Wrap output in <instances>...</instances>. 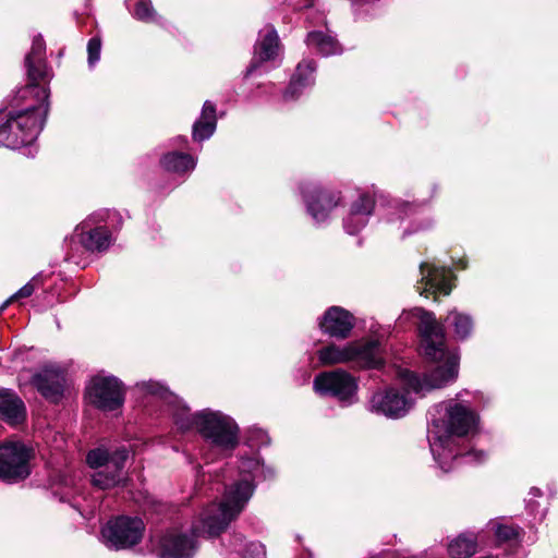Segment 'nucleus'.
I'll return each mask as SVG.
<instances>
[{"instance_id":"nucleus-18","label":"nucleus","mask_w":558,"mask_h":558,"mask_svg":"<svg viewBox=\"0 0 558 558\" xmlns=\"http://www.w3.org/2000/svg\"><path fill=\"white\" fill-rule=\"evenodd\" d=\"M0 416L12 425L20 424L25 420L24 402L11 390L0 389Z\"/></svg>"},{"instance_id":"nucleus-5","label":"nucleus","mask_w":558,"mask_h":558,"mask_svg":"<svg viewBox=\"0 0 558 558\" xmlns=\"http://www.w3.org/2000/svg\"><path fill=\"white\" fill-rule=\"evenodd\" d=\"M46 114L47 108L0 111V145L11 149L31 145L41 131Z\"/></svg>"},{"instance_id":"nucleus-39","label":"nucleus","mask_w":558,"mask_h":558,"mask_svg":"<svg viewBox=\"0 0 558 558\" xmlns=\"http://www.w3.org/2000/svg\"><path fill=\"white\" fill-rule=\"evenodd\" d=\"M98 216H99V219H100V220H104V219H105V218H104L105 214H100V215H98Z\"/></svg>"},{"instance_id":"nucleus-40","label":"nucleus","mask_w":558,"mask_h":558,"mask_svg":"<svg viewBox=\"0 0 558 558\" xmlns=\"http://www.w3.org/2000/svg\"><path fill=\"white\" fill-rule=\"evenodd\" d=\"M253 66H254V65H252V66L248 69L247 74H248V73H251V72L253 71Z\"/></svg>"},{"instance_id":"nucleus-26","label":"nucleus","mask_w":558,"mask_h":558,"mask_svg":"<svg viewBox=\"0 0 558 558\" xmlns=\"http://www.w3.org/2000/svg\"><path fill=\"white\" fill-rule=\"evenodd\" d=\"M161 165L167 171L184 174L194 170L196 160L189 154L169 153L162 157Z\"/></svg>"},{"instance_id":"nucleus-2","label":"nucleus","mask_w":558,"mask_h":558,"mask_svg":"<svg viewBox=\"0 0 558 558\" xmlns=\"http://www.w3.org/2000/svg\"><path fill=\"white\" fill-rule=\"evenodd\" d=\"M137 387L145 393L169 400L177 426L182 430L195 428L204 438L222 450H232L239 442V427L234 420L220 411L209 409L191 414L166 387L156 381H143Z\"/></svg>"},{"instance_id":"nucleus-1","label":"nucleus","mask_w":558,"mask_h":558,"mask_svg":"<svg viewBox=\"0 0 558 558\" xmlns=\"http://www.w3.org/2000/svg\"><path fill=\"white\" fill-rule=\"evenodd\" d=\"M405 315L418 319L423 353L435 362L436 366L423 377L399 367L396 373L397 379L408 391L422 396L453 383L458 378L460 357L457 352L446 349L442 325L436 320L433 313L421 307H415Z\"/></svg>"},{"instance_id":"nucleus-20","label":"nucleus","mask_w":558,"mask_h":558,"mask_svg":"<svg viewBox=\"0 0 558 558\" xmlns=\"http://www.w3.org/2000/svg\"><path fill=\"white\" fill-rule=\"evenodd\" d=\"M306 203L308 213L317 222L324 221L337 205L335 197L325 191H316L314 195L306 196Z\"/></svg>"},{"instance_id":"nucleus-21","label":"nucleus","mask_w":558,"mask_h":558,"mask_svg":"<svg viewBox=\"0 0 558 558\" xmlns=\"http://www.w3.org/2000/svg\"><path fill=\"white\" fill-rule=\"evenodd\" d=\"M216 130V108L210 101H205L201 118L193 125L195 141L208 140Z\"/></svg>"},{"instance_id":"nucleus-35","label":"nucleus","mask_w":558,"mask_h":558,"mask_svg":"<svg viewBox=\"0 0 558 558\" xmlns=\"http://www.w3.org/2000/svg\"><path fill=\"white\" fill-rule=\"evenodd\" d=\"M466 458L473 462H482L486 459V454L483 451H471L466 454Z\"/></svg>"},{"instance_id":"nucleus-4","label":"nucleus","mask_w":558,"mask_h":558,"mask_svg":"<svg viewBox=\"0 0 558 558\" xmlns=\"http://www.w3.org/2000/svg\"><path fill=\"white\" fill-rule=\"evenodd\" d=\"M253 493L254 486L247 475L228 486L222 500L201 513L198 523L193 525V533L219 535L243 511Z\"/></svg>"},{"instance_id":"nucleus-3","label":"nucleus","mask_w":558,"mask_h":558,"mask_svg":"<svg viewBox=\"0 0 558 558\" xmlns=\"http://www.w3.org/2000/svg\"><path fill=\"white\" fill-rule=\"evenodd\" d=\"M440 416L433 420L428 439L430 451L444 472L453 469L458 457L462 456L459 440L477 430L480 417L469 405L450 400L440 407Z\"/></svg>"},{"instance_id":"nucleus-34","label":"nucleus","mask_w":558,"mask_h":558,"mask_svg":"<svg viewBox=\"0 0 558 558\" xmlns=\"http://www.w3.org/2000/svg\"><path fill=\"white\" fill-rule=\"evenodd\" d=\"M259 469V464L256 460L247 459L242 462L241 470L247 473H254Z\"/></svg>"},{"instance_id":"nucleus-14","label":"nucleus","mask_w":558,"mask_h":558,"mask_svg":"<svg viewBox=\"0 0 558 558\" xmlns=\"http://www.w3.org/2000/svg\"><path fill=\"white\" fill-rule=\"evenodd\" d=\"M421 286L417 290L421 294L425 292H441L448 295L452 289L450 271L444 267H438L429 263H423L420 266Z\"/></svg>"},{"instance_id":"nucleus-11","label":"nucleus","mask_w":558,"mask_h":558,"mask_svg":"<svg viewBox=\"0 0 558 558\" xmlns=\"http://www.w3.org/2000/svg\"><path fill=\"white\" fill-rule=\"evenodd\" d=\"M29 450L21 442L0 445V478L19 481L29 475Z\"/></svg>"},{"instance_id":"nucleus-30","label":"nucleus","mask_w":558,"mask_h":558,"mask_svg":"<svg viewBox=\"0 0 558 558\" xmlns=\"http://www.w3.org/2000/svg\"><path fill=\"white\" fill-rule=\"evenodd\" d=\"M489 525L499 541L506 542L517 536V531L513 526L505 525L498 522H492Z\"/></svg>"},{"instance_id":"nucleus-17","label":"nucleus","mask_w":558,"mask_h":558,"mask_svg":"<svg viewBox=\"0 0 558 558\" xmlns=\"http://www.w3.org/2000/svg\"><path fill=\"white\" fill-rule=\"evenodd\" d=\"M93 217L85 220L76 228V235L83 246L88 251H105L111 244V234L104 227L92 228Z\"/></svg>"},{"instance_id":"nucleus-6","label":"nucleus","mask_w":558,"mask_h":558,"mask_svg":"<svg viewBox=\"0 0 558 558\" xmlns=\"http://www.w3.org/2000/svg\"><path fill=\"white\" fill-rule=\"evenodd\" d=\"M322 365L355 362L362 367H377L381 364L379 343L375 340L352 341L344 345L330 343L317 351Z\"/></svg>"},{"instance_id":"nucleus-36","label":"nucleus","mask_w":558,"mask_h":558,"mask_svg":"<svg viewBox=\"0 0 558 558\" xmlns=\"http://www.w3.org/2000/svg\"><path fill=\"white\" fill-rule=\"evenodd\" d=\"M313 3V0H298L293 2V5H295L298 9L310 7Z\"/></svg>"},{"instance_id":"nucleus-8","label":"nucleus","mask_w":558,"mask_h":558,"mask_svg":"<svg viewBox=\"0 0 558 558\" xmlns=\"http://www.w3.org/2000/svg\"><path fill=\"white\" fill-rule=\"evenodd\" d=\"M145 530L140 518L118 517L102 527L101 535L105 544L114 549H125L138 544Z\"/></svg>"},{"instance_id":"nucleus-10","label":"nucleus","mask_w":558,"mask_h":558,"mask_svg":"<svg viewBox=\"0 0 558 558\" xmlns=\"http://www.w3.org/2000/svg\"><path fill=\"white\" fill-rule=\"evenodd\" d=\"M88 401L104 411H113L124 401V390L116 377L96 376L86 387Z\"/></svg>"},{"instance_id":"nucleus-29","label":"nucleus","mask_w":558,"mask_h":558,"mask_svg":"<svg viewBox=\"0 0 558 558\" xmlns=\"http://www.w3.org/2000/svg\"><path fill=\"white\" fill-rule=\"evenodd\" d=\"M134 15L144 22H155L157 17L150 0H138L134 9Z\"/></svg>"},{"instance_id":"nucleus-15","label":"nucleus","mask_w":558,"mask_h":558,"mask_svg":"<svg viewBox=\"0 0 558 558\" xmlns=\"http://www.w3.org/2000/svg\"><path fill=\"white\" fill-rule=\"evenodd\" d=\"M196 550V542L185 534L168 533L159 542V558H192Z\"/></svg>"},{"instance_id":"nucleus-19","label":"nucleus","mask_w":558,"mask_h":558,"mask_svg":"<svg viewBox=\"0 0 558 558\" xmlns=\"http://www.w3.org/2000/svg\"><path fill=\"white\" fill-rule=\"evenodd\" d=\"M374 201L372 197L363 195L351 207L348 217L344 220V228L348 233L355 234L367 223V217L372 214Z\"/></svg>"},{"instance_id":"nucleus-13","label":"nucleus","mask_w":558,"mask_h":558,"mask_svg":"<svg viewBox=\"0 0 558 558\" xmlns=\"http://www.w3.org/2000/svg\"><path fill=\"white\" fill-rule=\"evenodd\" d=\"M353 326V315L339 306L327 310L319 322V327L324 333L338 339L348 338Z\"/></svg>"},{"instance_id":"nucleus-9","label":"nucleus","mask_w":558,"mask_h":558,"mask_svg":"<svg viewBox=\"0 0 558 558\" xmlns=\"http://www.w3.org/2000/svg\"><path fill=\"white\" fill-rule=\"evenodd\" d=\"M314 390L322 396H332L341 402H353L357 383L343 369L324 372L314 379Z\"/></svg>"},{"instance_id":"nucleus-33","label":"nucleus","mask_w":558,"mask_h":558,"mask_svg":"<svg viewBox=\"0 0 558 558\" xmlns=\"http://www.w3.org/2000/svg\"><path fill=\"white\" fill-rule=\"evenodd\" d=\"M45 53V44L40 36L35 37L32 46V50L27 56H32V61L43 59Z\"/></svg>"},{"instance_id":"nucleus-7","label":"nucleus","mask_w":558,"mask_h":558,"mask_svg":"<svg viewBox=\"0 0 558 558\" xmlns=\"http://www.w3.org/2000/svg\"><path fill=\"white\" fill-rule=\"evenodd\" d=\"M129 458L125 447L109 451L106 448H96L88 452L87 463L93 469H99L92 475V483L100 489H110L125 482L123 468Z\"/></svg>"},{"instance_id":"nucleus-25","label":"nucleus","mask_w":558,"mask_h":558,"mask_svg":"<svg viewBox=\"0 0 558 558\" xmlns=\"http://www.w3.org/2000/svg\"><path fill=\"white\" fill-rule=\"evenodd\" d=\"M314 71L315 64L313 61L301 62L298 65L294 75L292 76L290 86L286 93V97H294L301 88L311 85L314 82Z\"/></svg>"},{"instance_id":"nucleus-38","label":"nucleus","mask_w":558,"mask_h":558,"mask_svg":"<svg viewBox=\"0 0 558 558\" xmlns=\"http://www.w3.org/2000/svg\"><path fill=\"white\" fill-rule=\"evenodd\" d=\"M43 94H44V97H46V98L48 97V93L45 88H43Z\"/></svg>"},{"instance_id":"nucleus-22","label":"nucleus","mask_w":558,"mask_h":558,"mask_svg":"<svg viewBox=\"0 0 558 558\" xmlns=\"http://www.w3.org/2000/svg\"><path fill=\"white\" fill-rule=\"evenodd\" d=\"M306 44L310 48L317 50V52L323 56L337 54L342 50L337 39L329 33L323 31L308 33Z\"/></svg>"},{"instance_id":"nucleus-37","label":"nucleus","mask_w":558,"mask_h":558,"mask_svg":"<svg viewBox=\"0 0 558 558\" xmlns=\"http://www.w3.org/2000/svg\"><path fill=\"white\" fill-rule=\"evenodd\" d=\"M255 550L260 555V558H264L265 553L262 545H254Z\"/></svg>"},{"instance_id":"nucleus-24","label":"nucleus","mask_w":558,"mask_h":558,"mask_svg":"<svg viewBox=\"0 0 558 558\" xmlns=\"http://www.w3.org/2000/svg\"><path fill=\"white\" fill-rule=\"evenodd\" d=\"M477 550V538L474 534L462 533L448 543L451 558H470Z\"/></svg>"},{"instance_id":"nucleus-16","label":"nucleus","mask_w":558,"mask_h":558,"mask_svg":"<svg viewBox=\"0 0 558 558\" xmlns=\"http://www.w3.org/2000/svg\"><path fill=\"white\" fill-rule=\"evenodd\" d=\"M34 384L46 399L58 402L64 390V374L59 367H46L34 377Z\"/></svg>"},{"instance_id":"nucleus-28","label":"nucleus","mask_w":558,"mask_h":558,"mask_svg":"<svg viewBox=\"0 0 558 558\" xmlns=\"http://www.w3.org/2000/svg\"><path fill=\"white\" fill-rule=\"evenodd\" d=\"M25 63L27 66L28 77L33 83L45 81L48 76V70L44 59L32 61V56H26Z\"/></svg>"},{"instance_id":"nucleus-31","label":"nucleus","mask_w":558,"mask_h":558,"mask_svg":"<svg viewBox=\"0 0 558 558\" xmlns=\"http://www.w3.org/2000/svg\"><path fill=\"white\" fill-rule=\"evenodd\" d=\"M101 41L98 37L89 39L87 45L88 64L94 66L100 59Z\"/></svg>"},{"instance_id":"nucleus-27","label":"nucleus","mask_w":558,"mask_h":558,"mask_svg":"<svg viewBox=\"0 0 558 558\" xmlns=\"http://www.w3.org/2000/svg\"><path fill=\"white\" fill-rule=\"evenodd\" d=\"M447 324L452 327L457 339H466L473 331L474 323L469 314L452 310L446 318Z\"/></svg>"},{"instance_id":"nucleus-12","label":"nucleus","mask_w":558,"mask_h":558,"mask_svg":"<svg viewBox=\"0 0 558 558\" xmlns=\"http://www.w3.org/2000/svg\"><path fill=\"white\" fill-rule=\"evenodd\" d=\"M414 401L405 393L390 387L378 390L369 399L368 410L372 413L397 420L403 417L413 407Z\"/></svg>"},{"instance_id":"nucleus-32","label":"nucleus","mask_w":558,"mask_h":558,"mask_svg":"<svg viewBox=\"0 0 558 558\" xmlns=\"http://www.w3.org/2000/svg\"><path fill=\"white\" fill-rule=\"evenodd\" d=\"M35 288L32 282H27L17 292H15L10 299H8L0 307V311H3L11 302L17 301L24 298H28L33 294Z\"/></svg>"},{"instance_id":"nucleus-23","label":"nucleus","mask_w":558,"mask_h":558,"mask_svg":"<svg viewBox=\"0 0 558 558\" xmlns=\"http://www.w3.org/2000/svg\"><path fill=\"white\" fill-rule=\"evenodd\" d=\"M279 52V39L277 32L272 27H267L260 34V38L255 46V56L260 61L275 59Z\"/></svg>"}]
</instances>
